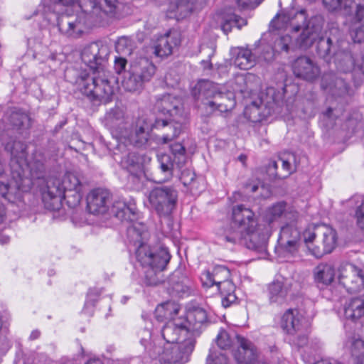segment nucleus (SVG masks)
Wrapping results in <instances>:
<instances>
[{
  "label": "nucleus",
  "mask_w": 364,
  "mask_h": 364,
  "mask_svg": "<svg viewBox=\"0 0 364 364\" xmlns=\"http://www.w3.org/2000/svg\"><path fill=\"white\" fill-rule=\"evenodd\" d=\"M276 29L287 28L294 35L297 46L307 49L317 41L316 51L318 57L328 63H333L335 68L343 73H352L355 86L364 80V53L353 54L350 44L345 41L340 31L331 28L329 36L319 37L323 28V19L316 15L307 20L306 11L289 12L277 15L272 21Z\"/></svg>",
  "instance_id": "nucleus-1"
},
{
  "label": "nucleus",
  "mask_w": 364,
  "mask_h": 364,
  "mask_svg": "<svg viewBox=\"0 0 364 364\" xmlns=\"http://www.w3.org/2000/svg\"><path fill=\"white\" fill-rule=\"evenodd\" d=\"M127 234L129 242L137 247L136 258L144 269V283L146 286H155L162 282V272L166 269L171 259L168 250L143 242L147 232L146 227L141 223H136L128 226Z\"/></svg>",
  "instance_id": "nucleus-2"
},
{
  "label": "nucleus",
  "mask_w": 364,
  "mask_h": 364,
  "mask_svg": "<svg viewBox=\"0 0 364 364\" xmlns=\"http://www.w3.org/2000/svg\"><path fill=\"white\" fill-rule=\"evenodd\" d=\"M127 234L129 242L137 247L136 258L144 269V283L146 286H155L162 282V272L166 269L171 259L168 250L143 242L147 232L146 227L141 223H136L128 226Z\"/></svg>",
  "instance_id": "nucleus-3"
},
{
  "label": "nucleus",
  "mask_w": 364,
  "mask_h": 364,
  "mask_svg": "<svg viewBox=\"0 0 364 364\" xmlns=\"http://www.w3.org/2000/svg\"><path fill=\"white\" fill-rule=\"evenodd\" d=\"M105 126L112 134L117 137L127 139L136 147H143L147 144V124L143 115L139 117L131 124L125 121L124 112L118 108H114L108 112L105 117Z\"/></svg>",
  "instance_id": "nucleus-4"
},
{
  "label": "nucleus",
  "mask_w": 364,
  "mask_h": 364,
  "mask_svg": "<svg viewBox=\"0 0 364 364\" xmlns=\"http://www.w3.org/2000/svg\"><path fill=\"white\" fill-rule=\"evenodd\" d=\"M192 95L200 107L209 108L210 112H226L235 106L234 93L222 92L213 82L202 80L197 82L191 91Z\"/></svg>",
  "instance_id": "nucleus-5"
},
{
  "label": "nucleus",
  "mask_w": 364,
  "mask_h": 364,
  "mask_svg": "<svg viewBox=\"0 0 364 364\" xmlns=\"http://www.w3.org/2000/svg\"><path fill=\"white\" fill-rule=\"evenodd\" d=\"M257 223L252 209L243 204L235 205L230 223L218 232L219 239L226 243L237 245L241 242L242 234L254 228Z\"/></svg>",
  "instance_id": "nucleus-6"
},
{
  "label": "nucleus",
  "mask_w": 364,
  "mask_h": 364,
  "mask_svg": "<svg viewBox=\"0 0 364 364\" xmlns=\"http://www.w3.org/2000/svg\"><path fill=\"white\" fill-rule=\"evenodd\" d=\"M75 82L80 90L93 101L107 104L112 100L114 91L106 70L82 73Z\"/></svg>",
  "instance_id": "nucleus-7"
},
{
  "label": "nucleus",
  "mask_w": 364,
  "mask_h": 364,
  "mask_svg": "<svg viewBox=\"0 0 364 364\" xmlns=\"http://www.w3.org/2000/svg\"><path fill=\"white\" fill-rule=\"evenodd\" d=\"M156 73V66L149 58L142 57L133 60L124 73L122 87L129 92L142 90L144 84L151 80Z\"/></svg>",
  "instance_id": "nucleus-8"
},
{
  "label": "nucleus",
  "mask_w": 364,
  "mask_h": 364,
  "mask_svg": "<svg viewBox=\"0 0 364 364\" xmlns=\"http://www.w3.org/2000/svg\"><path fill=\"white\" fill-rule=\"evenodd\" d=\"M31 127V119L29 116L19 110L14 109H8L4 113L2 117L0 119V141L4 146L5 149L10 152L11 154V146L16 142H20V141H11L6 142L7 139H10L9 131L11 129H14L18 131H23L29 129ZM26 146V150L27 149V145L23 142L21 141ZM26 153L28 154L27 151ZM11 160L10 161V163Z\"/></svg>",
  "instance_id": "nucleus-9"
},
{
  "label": "nucleus",
  "mask_w": 364,
  "mask_h": 364,
  "mask_svg": "<svg viewBox=\"0 0 364 364\" xmlns=\"http://www.w3.org/2000/svg\"><path fill=\"white\" fill-rule=\"evenodd\" d=\"M147 124L146 132L147 134V141L149 137V131L155 129L161 133L158 141L161 144H166L176 139L181 133L183 125L186 123V117H162L158 116L152 122L146 117L143 115Z\"/></svg>",
  "instance_id": "nucleus-10"
},
{
  "label": "nucleus",
  "mask_w": 364,
  "mask_h": 364,
  "mask_svg": "<svg viewBox=\"0 0 364 364\" xmlns=\"http://www.w3.org/2000/svg\"><path fill=\"white\" fill-rule=\"evenodd\" d=\"M178 197V191L173 186H161L149 191L148 200L159 215L169 216L176 207Z\"/></svg>",
  "instance_id": "nucleus-11"
},
{
  "label": "nucleus",
  "mask_w": 364,
  "mask_h": 364,
  "mask_svg": "<svg viewBox=\"0 0 364 364\" xmlns=\"http://www.w3.org/2000/svg\"><path fill=\"white\" fill-rule=\"evenodd\" d=\"M81 11L76 15L62 14L57 17L59 31L69 37L77 38L85 29L97 26L90 11H86L82 7Z\"/></svg>",
  "instance_id": "nucleus-12"
},
{
  "label": "nucleus",
  "mask_w": 364,
  "mask_h": 364,
  "mask_svg": "<svg viewBox=\"0 0 364 364\" xmlns=\"http://www.w3.org/2000/svg\"><path fill=\"white\" fill-rule=\"evenodd\" d=\"M80 6L90 11L97 26H101L119 16L122 4L118 0H81Z\"/></svg>",
  "instance_id": "nucleus-13"
},
{
  "label": "nucleus",
  "mask_w": 364,
  "mask_h": 364,
  "mask_svg": "<svg viewBox=\"0 0 364 364\" xmlns=\"http://www.w3.org/2000/svg\"><path fill=\"white\" fill-rule=\"evenodd\" d=\"M109 48L102 41L92 42L85 46L81 53L82 62L92 72L105 70Z\"/></svg>",
  "instance_id": "nucleus-14"
},
{
  "label": "nucleus",
  "mask_w": 364,
  "mask_h": 364,
  "mask_svg": "<svg viewBox=\"0 0 364 364\" xmlns=\"http://www.w3.org/2000/svg\"><path fill=\"white\" fill-rule=\"evenodd\" d=\"M338 280L348 292L354 293L364 289V267L346 263L339 268Z\"/></svg>",
  "instance_id": "nucleus-15"
},
{
  "label": "nucleus",
  "mask_w": 364,
  "mask_h": 364,
  "mask_svg": "<svg viewBox=\"0 0 364 364\" xmlns=\"http://www.w3.org/2000/svg\"><path fill=\"white\" fill-rule=\"evenodd\" d=\"M155 107L162 117H186L181 99L176 95L168 93L157 95Z\"/></svg>",
  "instance_id": "nucleus-16"
},
{
  "label": "nucleus",
  "mask_w": 364,
  "mask_h": 364,
  "mask_svg": "<svg viewBox=\"0 0 364 364\" xmlns=\"http://www.w3.org/2000/svg\"><path fill=\"white\" fill-rule=\"evenodd\" d=\"M62 186L65 193V200L68 206L75 208L77 206L82 199V190L83 184L79 178L74 173L68 172L60 179Z\"/></svg>",
  "instance_id": "nucleus-17"
},
{
  "label": "nucleus",
  "mask_w": 364,
  "mask_h": 364,
  "mask_svg": "<svg viewBox=\"0 0 364 364\" xmlns=\"http://www.w3.org/2000/svg\"><path fill=\"white\" fill-rule=\"evenodd\" d=\"M242 235L241 242H239L240 245H245L247 249L259 253L266 252L269 236L267 231L262 225L257 223L254 228L247 230Z\"/></svg>",
  "instance_id": "nucleus-18"
},
{
  "label": "nucleus",
  "mask_w": 364,
  "mask_h": 364,
  "mask_svg": "<svg viewBox=\"0 0 364 364\" xmlns=\"http://www.w3.org/2000/svg\"><path fill=\"white\" fill-rule=\"evenodd\" d=\"M292 286L291 280L282 275L276 278L268 286V298L271 304L282 305L287 301Z\"/></svg>",
  "instance_id": "nucleus-19"
},
{
  "label": "nucleus",
  "mask_w": 364,
  "mask_h": 364,
  "mask_svg": "<svg viewBox=\"0 0 364 364\" xmlns=\"http://www.w3.org/2000/svg\"><path fill=\"white\" fill-rule=\"evenodd\" d=\"M121 165L130 173L129 180L136 183L134 188L139 191L142 187L141 177L144 173L142 156L136 152H129L122 158Z\"/></svg>",
  "instance_id": "nucleus-20"
},
{
  "label": "nucleus",
  "mask_w": 364,
  "mask_h": 364,
  "mask_svg": "<svg viewBox=\"0 0 364 364\" xmlns=\"http://www.w3.org/2000/svg\"><path fill=\"white\" fill-rule=\"evenodd\" d=\"M321 87L334 97H345L350 94V88L345 80L333 73H325Z\"/></svg>",
  "instance_id": "nucleus-21"
},
{
  "label": "nucleus",
  "mask_w": 364,
  "mask_h": 364,
  "mask_svg": "<svg viewBox=\"0 0 364 364\" xmlns=\"http://www.w3.org/2000/svg\"><path fill=\"white\" fill-rule=\"evenodd\" d=\"M300 231L294 224H285L281 227L278 246L284 252L294 253L297 250L300 240Z\"/></svg>",
  "instance_id": "nucleus-22"
},
{
  "label": "nucleus",
  "mask_w": 364,
  "mask_h": 364,
  "mask_svg": "<svg viewBox=\"0 0 364 364\" xmlns=\"http://www.w3.org/2000/svg\"><path fill=\"white\" fill-rule=\"evenodd\" d=\"M237 350L233 351V356L238 364H253L257 358L255 346L249 340L238 335L235 336Z\"/></svg>",
  "instance_id": "nucleus-23"
},
{
  "label": "nucleus",
  "mask_w": 364,
  "mask_h": 364,
  "mask_svg": "<svg viewBox=\"0 0 364 364\" xmlns=\"http://www.w3.org/2000/svg\"><path fill=\"white\" fill-rule=\"evenodd\" d=\"M111 195L105 189L96 188L87 196L88 211L94 215L105 214L109 209Z\"/></svg>",
  "instance_id": "nucleus-24"
},
{
  "label": "nucleus",
  "mask_w": 364,
  "mask_h": 364,
  "mask_svg": "<svg viewBox=\"0 0 364 364\" xmlns=\"http://www.w3.org/2000/svg\"><path fill=\"white\" fill-rule=\"evenodd\" d=\"M294 74L306 80L312 81L320 75V68L314 62L306 56H300L293 63Z\"/></svg>",
  "instance_id": "nucleus-25"
},
{
  "label": "nucleus",
  "mask_w": 364,
  "mask_h": 364,
  "mask_svg": "<svg viewBox=\"0 0 364 364\" xmlns=\"http://www.w3.org/2000/svg\"><path fill=\"white\" fill-rule=\"evenodd\" d=\"M164 339L168 343H178L181 336L189 335L186 325L181 318L173 319L168 321L161 330Z\"/></svg>",
  "instance_id": "nucleus-26"
},
{
  "label": "nucleus",
  "mask_w": 364,
  "mask_h": 364,
  "mask_svg": "<svg viewBox=\"0 0 364 364\" xmlns=\"http://www.w3.org/2000/svg\"><path fill=\"white\" fill-rule=\"evenodd\" d=\"M303 321L297 309H289L282 316L280 326L287 334L296 336L303 329Z\"/></svg>",
  "instance_id": "nucleus-27"
},
{
  "label": "nucleus",
  "mask_w": 364,
  "mask_h": 364,
  "mask_svg": "<svg viewBox=\"0 0 364 364\" xmlns=\"http://www.w3.org/2000/svg\"><path fill=\"white\" fill-rule=\"evenodd\" d=\"M323 3L330 11L344 10L349 14L355 9L358 16L364 14V0H323Z\"/></svg>",
  "instance_id": "nucleus-28"
},
{
  "label": "nucleus",
  "mask_w": 364,
  "mask_h": 364,
  "mask_svg": "<svg viewBox=\"0 0 364 364\" xmlns=\"http://www.w3.org/2000/svg\"><path fill=\"white\" fill-rule=\"evenodd\" d=\"M111 213L122 221L133 222L136 219V206L134 202H126L124 200H116L112 207Z\"/></svg>",
  "instance_id": "nucleus-29"
},
{
  "label": "nucleus",
  "mask_w": 364,
  "mask_h": 364,
  "mask_svg": "<svg viewBox=\"0 0 364 364\" xmlns=\"http://www.w3.org/2000/svg\"><path fill=\"white\" fill-rule=\"evenodd\" d=\"M230 279V270L224 266H216L212 272L205 271L201 274V282L205 287L219 286Z\"/></svg>",
  "instance_id": "nucleus-30"
},
{
  "label": "nucleus",
  "mask_w": 364,
  "mask_h": 364,
  "mask_svg": "<svg viewBox=\"0 0 364 364\" xmlns=\"http://www.w3.org/2000/svg\"><path fill=\"white\" fill-rule=\"evenodd\" d=\"M190 333H198L208 321L205 310L200 307L193 308L187 313L186 318L182 319Z\"/></svg>",
  "instance_id": "nucleus-31"
},
{
  "label": "nucleus",
  "mask_w": 364,
  "mask_h": 364,
  "mask_svg": "<svg viewBox=\"0 0 364 364\" xmlns=\"http://www.w3.org/2000/svg\"><path fill=\"white\" fill-rule=\"evenodd\" d=\"M193 333H190L189 335L185 336L186 338L182 341H178L175 346L172 347V359L175 360L186 361L188 356L192 353L194 350L196 341L193 337Z\"/></svg>",
  "instance_id": "nucleus-32"
},
{
  "label": "nucleus",
  "mask_w": 364,
  "mask_h": 364,
  "mask_svg": "<svg viewBox=\"0 0 364 364\" xmlns=\"http://www.w3.org/2000/svg\"><path fill=\"white\" fill-rule=\"evenodd\" d=\"M343 311L347 320L356 321L361 318L364 316V294L348 300L344 304Z\"/></svg>",
  "instance_id": "nucleus-33"
},
{
  "label": "nucleus",
  "mask_w": 364,
  "mask_h": 364,
  "mask_svg": "<svg viewBox=\"0 0 364 364\" xmlns=\"http://www.w3.org/2000/svg\"><path fill=\"white\" fill-rule=\"evenodd\" d=\"M234 56V65L241 70L252 68L256 62V53L246 48H236L231 50Z\"/></svg>",
  "instance_id": "nucleus-34"
},
{
  "label": "nucleus",
  "mask_w": 364,
  "mask_h": 364,
  "mask_svg": "<svg viewBox=\"0 0 364 364\" xmlns=\"http://www.w3.org/2000/svg\"><path fill=\"white\" fill-rule=\"evenodd\" d=\"M314 282L318 287H327L334 280L335 269L330 264L321 263L314 269Z\"/></svg>",
  "instance_id": "nucleus-35"
},
{
  "label": "nucleus",
  "mask_w": 364,
  "mask_h": 364,
  "mask_svg": "<svg viewBox=\"0 0 364 364\" xmlns=\"http://www.w3.org/2000/svg\"><path fill=\"white\" fill-rule=\"evenodd\" d=\"M205 4V0H176V12L181 18H186L202 9Z\"/></svg>",
  "instance_id": "nucleus-36"
},
{
  "label": "nucleus",
  "mask_w": 364,
  "mask_h": 364,
  "mask_svg": "<svg viewBox=\"0 0 364 364\" xmlns=\"http://www.w3.org/2000/svg\"><path fill=\"white\" fill-rule=\"evenodd\" d=\"M217 290L222 296V305L225 308L230 307L237 301V296L235 294V286L230 279L217 287Z\"/></svg>",
  "instance_id": "nucleus-37"
},
{
  "label": "nucleus",
  "mask_w": 364,
  "mask_h": 364,
  "mask_svg": "<svg viewBox=\"0 0 364 364\" xmlns=\"http://www.w3.org/2000/svg\"><path fill=\"white\" fill-rule=\"evenodd\" d=\"M323 250L320 255L331 253L336 245L337 234L335 230L330 227L322 228Z\"/></svg>",
  "instance_id": "nucleus-38"
},
{
  "label": "nucleus",
  "mask_w": 364,
  "mask_h": 364,
  "mask_svg": "<svg viewBox=\"0 0 364 364\" xmlns=\"http://www.w3.org/2000/svg\"><path fill=\"white\" fill-rule=\"evenodd\" d=\"M159 168L161 173L164 174V177L159 180L158 183H164L172 178L173 171L176 165L172 157L167 154L161 155L159 158Z\"/></svg>",
  "instance_id": "nucleus-39"
},
{
  "label": "nucleus",
  "mask_w": 364,
  "mask_h": 364,
  "mask_svg": "<svg viewBox=\"0 0 364 364\" xmlns=\"http://www.w3.org/2000/svg\"><path fill=\"white\" fill-rule=\"evenodd\" d=\"M345 15H355V18L357 21L358 25L355 24L354 27L350 30V36L354 43H361L364 41V14L358 16L355 9L351 13H347L346 11L342 10Z\"/></svg>",
  "instance_id": "nucleus-40"
},
{
  "label": "nucleus",
  "mask_w": 364,
  "mask_h": 364,
  "mask_svg": "<svg viewBox=\"0 0 364 364\" xmlns=\"http://www.w3.org/2000/svg\"><path fill=\"white\" fill-rule=\"evenodd\" d=\"M170 282L177 291L186 292L189 287V280L181 269H177L170 277Z\"/></svg>",
  "instance_id": "nucleus-41"
},
{
  "label": "nucleus",
  "mask_w": 364,
  "mask_h": 364,
  "mask_svg": "<svg viewBox=\"0 0 364 364\" xmlns=\"http://www.w3.org/2000/svg\"><path fill=\"white\" fill-rule=\"evenodd\" d=\"M169 35L159 38L154 46V53L156 57H166L172 53V46L169 43Z\"/></svg>",
  "instance_id": "nucleus-42"
},
{
  "label": "nucleus",
  "mask_w": 364,
  "mask_h": 364,
  "mask_svg": "<svg viewBox=\"0 0 364 364\" xmlns=\"http://www.w3.org/2000/svg\"><path fill=\"white\" fill-rule=\"evenodd\" d=\"M170 151L173 156L172 161L176 165V168H181L187 161L186 150L181 143H174L170 146Z\"/></svg>",
  "instance_id": "nucleus-43"
},
{
  "label": "nucleus",
  "mask_w": 364,
  "mask_h": 364,
  "mask_svg": "<svg viewBox=\"0 0 364 364\" xmlns=\"http://www.w3.org/2000/svg\"><path fill=\"white\" fill-rule=\"evenodd\" d=\"M173 312L176 314L178 309L175 308L173 304L167 302L158 305L154 314L159 321H164L166 319L171 318Z\"/></svg>",
  "instance_id": "nucleus-44"
},
{
  "label": "nucleus",
  "mask_w": 364,
  "mask_h": 364,
  "mask_svg": "<svg viewBox=\"0 0 364 364\" xmlns=\"http://www.w3.org/2000/svg\"><path fill=\"white\" fill-rule=\"evenodd\" d=\"M75 0H45L43 12L60 14L62 11V6L71 5Z\"/></svg>",
  "instance_id": "nucleus-45"
},
{
  "label": "nucleus",
  "mask_w": 364,
  "mask_h": 364,
  "mask_svg": "<svg viewBox=\"0 0 364 364\" xmlns=\"http://www.w3.org/2000/svg\"><path fill=\"white\" fill-rule=\"evenodd\" d=\"M247 21L245 19L233 14L228 16L221 25V28L225 34H228L233 26H236L240 29L244 25H246Z\"/></svg>",
  "instance_id": "nucleus-46"
},
{
  "label": "nucleus",
  "mask_w": 364,
  "mask_h": 364,
  "mask_svg": "<svg viewBox=\"0 0 364 364\" xmlns=\"http://www.w3.org/2000/svg\"><path fill=\"white\" fill-rule=\"evenodd\" d=\"M287 208V204L285 202H279L274 204L268 210L267 215V220L269 223H272L277 219L282 217L284 218V213Z\"/></svg>",
  "instance_id": "nucleus-47"
},
{
  "label": "nucleus",
  "mask_w": 364,
  "mask_h": 364,
  "mask_svg": "<svg viewBox=\"0 0 364 364\" xmlns=\"http://www.w3.org/2000/svg\"><path fill=\"white\" fill-rule=\"evenodd\" d=\"M351 355L355 358V364H362L364 358V341L353 338L350 345Z\"/></svg>",
  "instance_id": "nucleus-48"
},
{
  "label": "nucleus",
  "mask_w": 364,
  "mask_h": 364,
  "mask_svg": "<svg viewBox=\"0 0 364 364\" xmlns=\"http://www.w3.org/2000/svg\"><path fill=\"white\" fill-rule=\"evenodd\" d=\"M260 109L261 106L257 102H253L246 107L245 114L252 122H260L264 118V115L261 114Z\"/></svg>",
  "instance_id": "nucleus-49"
},
{
  "label": "nucleus",
  "mask_w": 364,
  "mask_h": 364,
  "mask_svg": "<svg viewBox=\"0 0 364 364\" xmlns=\"http://www.w3.org/2000/svg\"><path fill=\"white\" fill-rule=\"evenodd\" d=\"M292 42V37L289 35H284L277 38L274 42V49L275 52L282 51L288 52L290 49Z\"/></svg>",
  "instance_id": "nucleus-50"
},
{
  "label": "nucleus",
  "mask_w": 364,
  "mask_h": 364,
  "mask_svg": "<svg viewBox=\"0 0 364 364\" xmlns=\"http://www.w3.org/2000/svg\"><path fill=\"white\" fill-rule=\"evenodd\" d=\"M216 343L220 348L225 350L231 347L234 341L233 338L226 331L220 330L216 337Z\"/></svg>",
  "instance_id": "nucleus-51"
},
{
  "label": "nucleus",
  "mask_w": 364,
  "mask_h": 364,
  "mask_svg": "<svg viewBox=\"0 0 364 364\" xmlns=\"http://www.w3.org/2000/svg\"><path fill=\"white\" fill-rule=\"evenodd\" d=\"M291 159L294 161L295 160V156L294 154L289 155L287 159H279V161H280L282 164V169L280 171L282 173V176H281L284 177V178L288 177L294 171L291 164Z\"/></svg>",
  "instance_id": "nucleus-52"
},
{
  "label": "nucleus",
  "mask_w": 364,
  "mask_h": 364,
  "mask_svg": "<svg viewBox=\"0 0 364 364\" xmlns=\"http://www.w3.org/2000/svg\"><path fill=\"white\" fill-rule=\"evenodd\" d=\"M180 180L184 186H191V189H193L196 174L190 170H184L181 172Z\"/></svg>",
  "instance_id": "nucleus-53"
},
{
  "label": "nucleus",
  "mask_w": 364,
  "mask_h": 364,
  "mask_svg": "<svg viewBox=\"0 0 364 364\" xmlns=\"http://www.w3.org/2000/svg\"><path fill=\"white\" fill-rule=\"evenodd\" d=\"M278 163L276 161H270L267 167V173L269 177L270 180L282 179L284 177L281 171H277Z\"/></svg>",
  "instance_id": "nucleus-54"
},
{
  "label": "nucleus",
  "mask_w": 364,
  "mask_h": 364,
  "mask_svg": "<svg viewBox=\"0 0 364 364\" xmlns=\"http://www.w3.org/2000/svg\"><path fill=\"white\" fill-rule=\"evenodd\" d=\"M206 364H228V359L223 353L214 354L210 351Z\"/></svg>",
  "instance_id": "nucleus-55"
},
{
  "label": "nucleus",
  "mask_w": 364,
  "mask_h": 364,
  "mask_svg": "<svg viewBox=\"0 0 364 364\" xmlns=\"http://www.w3.org/2000/svg\"><path fill=\"white\" fill-rule=\"evenodd\" d=\"M299 217V213L293 207L287 206L284 216L286 224H294L296 225Z\"/></svg>",
  "instance_id": "nucleus-56"
},
{
  "label": "nucleus",
  "mask_w": 364,
  "mask_h": 364,
  "mask_svg": "<svg viewBox=\"0 0 364 364\" xmlns=\"http://www.w3.org/2000/svg\"><path fill=\"white\" fill-rule=\"evenodd\" d=\"M127 64V60L125 58L121 56L115 57L114 68L116 73L120 74L125 71Z\"/></svg>",
  "instance_id": "nucleus-57"
},
{
  "label": "nucleus",
  "mask_w": 364,
  "mask_h": 364,
  "mask_svg": "<svg viewBox=\"0 0 364 364\" xmlns=\"http://www.w3.org/2000/svg\"><path fill=\"white\" fill-rule=\"evenodd\" d=\"M275 50L273 47L265 46L262 48V51L260 54V58L266 61H270L273 59Z\"/></svg>",
  "instance_id": "nucleus-58"
},
{
  "label": "nucleus",
  "mask_w": 364,
  "mask_h": 364,
  "mask_svg": "<svg viewBox=\"0 0 364 364\" xmlns=\"http://www.w3.org/2000/svg\"><path fill=\"white\" fill-rule=\"evenodd\" d=\"M355 216L357 218L358 225L361 228L364 229V202L358 207Z\"/></svg>",
  "instance_id": "nucleus-59"
},
{
  "label": "nucleus",
  "mask_w": 364,
  "mask_h": 364,
  "mask_svg": "<svg viewBox=\"0 0 364 364\" xmlns=\"http://www.w3.org/2000/svg\"><path fill=\"white\" fill-rule=\"evenodd\" d=\"M96 301L97 299L95 298H92V291H90L87 294V299L85 303L83 312L85 314L91 313Z\"/></svg>",
  "instance_id": "nucleus-60"
},
{
  "label": "nucleus",
  "mask_w": 364,
  "mask_h": 364,
  "mask_svg": "<svg viewBox=\"0 0 364 364\" xmlns=\"http://www.w3.org/2000/svg\"><path fill=\"white\" fill-rule=\"evenodd\" d=\"M296 335V338L292 341L293 343L299 348L305 346L308 343V337L305 334L301 333V332Z\"/></svg>",
  "instance_id": "nucleus-61"
},
{
  "label": "nucleus",
  "mask_w": 364,
  "mask_h": 364,
  "mask_svg": "<svg viewBox=\"0 0 364 364\" xmlns=\"http://www.w3.org/2000/svg\"><path fill=\"white\" fill-rule=\"evenodd\" d=\"M323 116L326 119L334 121L337 118V114L334 112V109L328 107L325 112H323Z\"/></svg>",
  "instance_id": "nucleus-62"
},
{
  "label": "nucleus",
  "mask_w": 364,
  "mask_h": 364,
  "mask_svg": "<svg viewBox=\"0 0 364 364\" xmlns=\"http://www.w3.org/2000/svg\"><path fill=\"white\" fill-rule=\"evenodd\" d=\"M316 237V233L310 230H306L304 232V240L306 243L312 242Z\"/></svg>",
  "instance_id": "nucleus-63"
},
{
  "label": "nucleus",
  "mask_w": 364,
  "mask_h": 364,
  "mask_svg": "<svg viewBox=\"0 0 364 364\" xmlns=\"http://www.w3.org/2000/svg\"><path fill=\"white\" fill-rule=\"evenodd\" d=\"M128 40L126 38H121L117 43L116 49L117 52H124L127 46Z\"/></svg>",
  "instance_id": "nucleus-64"
}]
</instances>
